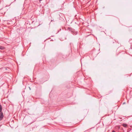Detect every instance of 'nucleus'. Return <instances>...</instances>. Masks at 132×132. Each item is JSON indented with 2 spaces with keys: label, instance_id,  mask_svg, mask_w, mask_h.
I'll return each instance as SVG.
<instances>
[{
  "label": "nucleus",
  "instance_id": "nucleus-5",
  "mask_svg": "<svg viewBox=\"0 0 132 132\" xmlns=\"http://www.w3.org/2000/svg\"><path fill=\"white\" fill-rule=\"evenodd\" d=\"M112 132H116L115 131H112Z\"/></svg>",
  "mask_w": 132,
  "mask_h": 132
},
{
  "label": "nucleus",
  "instance_id": "nucleus-7",
  "mask_svg": "<svg viewBox=\"0 0 132 132\" xmlns=\"http://www.w3.org/2000/svg\"><path fill=\"white\" fill-rule=\"evenodd\" d=\"M42 0H39L40 1H42Z\"/></svg>",
  "mask_w": 132,
  "mask_h": 132
},
{
  "label": "nucleus",
  "instance_id": "nucleus-4",
  "mask_svg": "<svg viewBox=\"0 0 132 132\" xmlns=\"http://www.w3.org/2000/svg\"><path fill=\"white\" fill-rule=\"evenodd\" d=\"M122 126L123 127H126L127 126V124H123L122 125Z\"/></svg>",
  "mask_w": 132,
  "mask_h": 132
},
{
  "label": "nucleus",
  "instance_id": "nucleus-6",
  "mask_svg": "<svg viewBox=\"0 0 132 132\" xmlns=\"http://www.w3.org/2000/svg\"><path fill=\"white\" fill-rule=\"evenodd\" d=\"M125 103H124L123 104H125Z\"/></svg>",
  "mask_w": 132,
  "mask_h": 132
},
{
  "label": "nucleus",
  "instance_id": "nucleus-1",
  "mask_svg": "<svg viewBox=\"0 0 132 132\" xmlns=\"http://www.w3.org/2000/svg\"><path fill=\"white\" fill-rule=\"evenodd\" d=\"M68 30H69L70 31H71L73 35H76L78 33L77 32H76L74 30L70 28H68Z\"/></svg>",
  "mask_w": 132,
  "mask_h": 132
},
{
  "label": "nucleus",
  "instance_id": "nucleus-3",
  "mask_svg": "<svg viewBox=\"0 0 132 132\" xmlns=\"http://www.w3.org/2000/svg\"><path fill=\"white\" fill-rule=\"evenodd\" d=\"M5 48L4 47L0 46V49L1 50H3Z\"/></svg>",
  "mask_w": 132,
  "mask_h": 132
},
{
  "label": "nucleus",
  "instance_id": "nucleus-2",
  "mask_svg": "<svg viewBox=\"0 0 132 132\" xmlns=\"http://www.w3.org/2000/svg\"><path fill=\"white\" fill-rule=\"evenodd\" d=\"M4 117L3 113L2 112L0 114V121Z\"/></svg>",
  "mask_w": 132,
  "mask_h": 132
}]
</instances>
